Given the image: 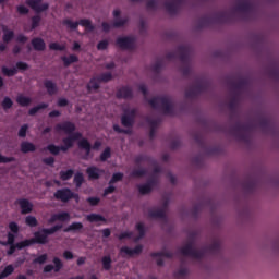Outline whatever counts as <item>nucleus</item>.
I'll use <instances>...</instances> for the list:
<instances>
[{"mask_svg":"<svg viewBox=\"0 0 279 279\" xmlns=\"http://www.w3.org/2000/svg\"><path fill=\"white\" fill-rule=\"evenodd\" d=\"M116 236H117V239H119V241H124V239H132V236H134V232L124 231L120 234H117Z\"/></svg>","mask_w":279,"mask_h":279,"instance_id":"55","label":"nucleus"},{"mask_svg":"<svg viewBox=\"0 0 279 279\" xmlns=\"http://www.w3.org/2000/svg\"><path fill=\"white\" fill-rule=\"evenodd\" d=\"M17 204H19V206L21 208L22 215H29V213H32V210H34V204H32L26 198L17 199Z\"/></svg>","mask_w":279,"mask_h":279,"instance_id":"21","label":"nucleus"},{"mask_svg":"<svg viewBox=\"0 0 279 279\" xmlns=\"http://www.w3.org/2000/svg\"><path fill=\"white\" fill-rule=\"evenodd\" d=\"M151 258H157L156 264L158 267H162L165 265V259L162 258H173V253L169 251L154 252L150 254Z\"/></svg>","mask_w":279,"mask_h":279,"instance_id":"18","label":"nucleus"},{"mask_svg":"<svg viewBox=\"0 0 279 279\" xmlns=\"http://www.w3.org/2000/svg\"><path fill=\"white\" fill-rule=\"evenodd\" d=\"M134 123H136V109H124V113L121 116V125L126 129H122L119 124H113V132L130 135Z\"/></svg>","mask_w":279,"mask_h":279,"instance_id":"6","label":"nucleus"},{"mask_svg":"<svg viewBox=\"0 0 279 279\" xmlns=\"http://www.w3.org/2000/svg\"><path fill=\"white\" fill-rule=\"evenodd\" d=\"M182 256H190L191 258H196V260H202L204 258V251L194 248L193 242H189L186 245L179 250Z\"/></svg>","mask_w":279,"mask_h":279,"instance_id":"12","label":"nucleus"},{"mask_svg":"<svg viewBox=\"0 0 279 279\" xmlns=\"http://www.w3.org/2000/svg\"><path fill=\"white\" fill-rule=\"evenodd\" d=\"M243 189L246 191V193H254V190L256 189V182L250 180L243 183Z\"/></svg>","mask_w":279,"mask_h":279,"instance_id":"46","label":"nucleus"},{"mask_svg":"<svg viewBox=\"0 0 279 279\" xmlns=\"http://www.w3.org/2000/svg\"><path fill=\"white\" fill-rule=\"evenodd\" d=\"M3 43L8 45V43H12L14 40V31H10L2 36Z\"/></svg>","mask_w":279,"mask_h":279,"instance_id":"56","label":"nucleus"},{"mask_svg":"<svg viewBox=\"0 0 279 279\" xmlns=\"http://www.w3.org/2000/svg\"><path fill=\"white\" fill-rule=\"evenodd\" d=\"M49 49L51 51H65L66 50V46L60 45L58 43H51V44H49Z\"/></svg>","mask_w":279,"mask_h":279,"instance_id":"52","label":"nucleus"},{"mask_svg":"<svg viewBox=\"0 0 279 279\" xmlns=\"http://www.w3.org/2000/svg\"><path fill=\"white\" fill-rule=\"evenodd\" d=\"M201 252H204V255L206 254V252H209V254H219V252H221V242L216 241L211 243L209 246H206L203 250H201Z\"/></svg>","mask_w":279,"mask_h":279,"instance_id":"29","label":"nucleus"},{"mask_svg":"<svg viewBox=\"0 0 279 279\" xmlns=\"http://www.w3.org/2000/svg\"><path fill=\"white\" fill-rule=\"evenodd\" d=\"M47 258H49V256L45 253L39 255L38 257H36L33 263L34 265H45V263H47Z\"/></svg>","mask_w":279,"mask_h":279,"instance_id":"53","label":"nucleus"},{"mask_svg":"<svg viewBox=\"0 0 279 279\" xmlns=\"http://www.w3.org/2000/svg\"><path fill=\"white\" fill-rule=\"evenodd\" d=\"M259 128H262L263 132L269 134V132L274 131V122L267 118H262L259 120Z\"/></svg>","mask_w":279,"mask_h":279,"instance_id":"30","label":"nucleus"},{"mask_svg":"<svg viewBox=\"0 0 279 279\" xmlns=\"http://www.w3.org/2000/svg\"><path fill=\"white\" fill-rule=\"evenodd\" d=\"M116 45L123 51H131L136 47V38L133 36H123L116 39Z\"/></svg>","mask_w":279,"mask_h":279,"instance_id":"13","label":"nucleus"},{"mask_svg":"<svg viewBox=\"0 0 279 279\" xmlns=\"http://www.w3.org/2000/svg\"><path fill=\"white\" fill-rule=\"evenodd\" d=\"M40 21H43V19L40 17V15H34L32 17V26L31 29H36V27H38L40 25Z\"/></svg>","mask_w":279,"mask_h":279,"instance_id":"60","label":"nucleus"},{"mask_svg":"<svg viewBox=\"0 0 279 279\" xmlns=\"http://www.w3.org/2000/svg\"><path fill=\"white\" fill-rule=\"evenodd\" d=\"M54 130L56 132H64V134H69V136L62 138V143L63 145H66L70 149H72L73 145H75V141H80L83 136L81 132H75V123L71 121L58 123L54 126Z\"/></svg>","mask_w":279,"mask_h":279,"instance_id":"2","label":"nucleus"},{"mask_svg":"<svg viewBox=\"0 0 279 279\" xmlns=\"http://www.w3.org/2000/svg\"><path fill=\"white\" fill-rule=\"evenodd\" d=\"M62 25H65L68 29H72V32H75L80 25L81 27H85L87 32H95V25L88 19H81L78 22H72L71 19H65L62 21Z\"/></svg>","mask_w":279,"mask_h":279,"instance_id":"10","label":"nucleus"},{"mask_svg":"<svg viewBox=\"0 0 279 279\" xmlns=\"http://www.w3.org/2000/svg\"><path fill=\"white\" fill-rule=\"evenodd\" d=\"M1 72L3 75H5V77H14V75L19 73V70H16V68L9 69L8 66L3 65L1 68Z\"/></svg>","mask_w":279,"mask_h":279,"instance_id":"43","label":"nucleus"},{"mask_svg":"<svg viewBox=\"0 0 279 279\" xmlns=\"http://www.w3.org/2000/svg\"><path fill=\"white\" fill-rule=\"evenodd\" d=\"M83 229L84 225L82 222H72L70 226L63 229V232H80V230Z\"/></svg>","mask_w":279,"mask_h":279,"instance_id":"36","label":"nucleus"},{"mask_svg":"<svg viewBox=\"0 0 279 279\" xmlns=\"http://www.w3.org/2000/svg\"><path fill=\"white\" fill-rule=\"evenodd\" d=\"M9 230L7 234V245H10L9 250L7 251L8 256H12L16 250H25V247H28L27 244H25V240L17 242L16 241V234H19L21 228L19 227V223L15 221L9 222Z\"/></svg>","mask_w":279,"mask_h":279,"instance_id":"5","label":"nucleus"},{"mask_svg":"<svg viewBox=\"0 0 279 279\" xmlns=\"http://www.w3.org/2000/svg\"><path fill=\"white\" fill-rule=\"evenodd\" d=\"M52 262L54 266L51 264L46 265L44 267V274H51V271L53 270L56 271V274H58L62 269V267H64V264H62V260L58 257H54Z\"/></svg>","mask_w":279,"mask_h":279,"instance_id":"19","label":"nucleus"},{"mask_svg":"<svg viewBox=\"0 0 279 279\" xmlns=\"http://www.w3.org/2000/svg\"><path fill=\"white\" fill-rule=\"evenodd\" d=\"M110 158H112V149L110 147H106L100 154V162H106Z\"/></svg>","mask_w":279,"mask_h":279,"instance_id":"44","label":"nucleus"},{"mask_svg":"<svg viewBox=\"0 0 279 279\" xmlns=\"http://www.w3.org/2000/svg\"><path fill=\"white\" fill-rule=\"evenodd\" d=\"M175 278H184V276H189V268H180L177 272H174Z\"/></svg>","mask_w":279,"mask_h":279,"instance_id":"64","label":"nucleus"},{"mask_svg":"<svg viewBox=\"0 0 279 279\" xmlns=\"http://www.w3.org/2000/svg\"><path fill=\"white\" fill-rule=\"evenodd\" d=\"M117 99H132L134 97V92L130 86H122L116 93Z\"/></svg>","mask_w":279,"mask_h":279,"instance_id":"20","label":"nucleus"},{"mask_svg":"<svg viewBox=\"0 0 279 279\" xmlns=\"http://www.w3.org/2000/svg\"><path fill=\"white\" fill-rule=\"evenodd\" d=\"M110 43L108 41V39H102L101 41H99L97 44V49L98 51H106V49H108Z\"/></svg>","mask_w":279,"mask_h":279,"instance_id":"59","label":"nucleus"},{"mask_svg":"<svg viewBox=\"0 0 279 279\" xmlns=\"http://www.w3.org/2000/svg\"><path fill=\"white\" fill-rule=\"evenodd\" d=\"M231 93H235L236 95H240L239 92L247 88V80L246 78H241L238 82H231Z\"/></svg>","mask_w":279,"mask_h":279,"instance_id":"25","label":"nucleus"},{"mask_svg":"<svg viewBox=\"0 0 279 279\" xmlns=\"http://www.w3.org/2000/svg\"><path fill=\"white\" fill-rule=\"evenodd\" d=\"M21 151L22 154H29L36 151V145L32 142H22L21 143Z\"/></svg>","mask_w":279,"mask_h":279,"instance_id":"34","label":"nucleus"},{"mask_svg":"<svg viewBox=\"0 0 279 279\" xmlns=\"http://www.w3.org/2000/svg\"><path fill=\"white\" fill-rule=\"evenodd\" d=\"M234 19L233 12L220 11L216 12L213 15H205L199 19L198 25L199 27H210V25H215L218 23L219 25H223L226 23H231Z\"/></svg>","mask_w":279,"mask_h":279,"instance_id":"4","label":"nucleus"},{"mask_svg":"<svg viewBox=\"0 0 279 279\" xmlns=\"http://www.w3.org/2000/svg\"><path fill=\"white\" fill-rule=\"evenodd\" d=\"M120 254H122V257L125 258V256H129L132 258V256H135V254H141V245H136L135 248H130L129 246H122L120 248Z\"/></svg>","mask_w":279,"mask_h":279,"instance_id":"24","label":"nucleus"},{"mask_svg":"<svg viewBox=\"0 0 279 279\" xmlns=\"http://www.w3.org/2000/svg\"><path fill=\"white\" fill-rule=\"evenodd\" d=\"M158 182H159L158 175H150L146 184H148L154 190L156 189V186H158Z\"/></svg>","mask_w":279,"mask_h":279,"instance_id":"54","label":"nucleus"},{"mask_svg":"<svg viewBox=\"0 0 279 279\" xmlns=\"http://www.w3.org/2000/svg\"><path fill=\"white\" fill-rule=\"evenodd\" d=\"M61 60L65 68H69L70 64H75V62H80V58L75 54H70L69 57L63 56Z\"/></svg>","mask_w":279,"mask_h":279,"instance_id":"35","label":"nucleus"},{"mask_svg":"<svg viewBox=\"0 0 279 279\" xmlns=\"http://www.w3.org/2000/svg\"><path fill=\"white\" fill-rule=\"evenodd\" d=\"M148 104L154 110H161L165 114L172 117L175 110L173 108V101L168 96H156L149 99Z\"/></svg>","mask_w":279,"mask_h":279,"instance_id":"7","label":"nucleus"},{"mask_svg":"<svg viewBox=\"0 0 279 279\" xmlns=\"http://www.w3.org/2000/svg\"><path fill=\"white\" fill-rule=\"evenodd\" d=\"M113 16H114V21L112 24V27L119 28V27H124V25L128 23V17L124 19H119L121 16V10L116 9L113 11Z\"/></svg>","mask_w":279,"mask_h":279,"instance_id":"27","label":"nucleus"},{"mask_svg":"<svg viewBox=\"0 0 279 279\" xmlns=\"http://www.w3.org/2000/svg\"><path fill=\"white\" fill-rule=\"evenodd\" d=\"M74 184H76V189H80L84 184V174L82 172H77L74 175Z\"/></svg>","mask_w":279,"mask_h":279,"instance_id":"51","label":"nucleus"},{"mask_svg":"<svg viewBox=\"0 0 279 279\" xmlns=\"http://www.w3.org/2000/svg\"><path fill=\"white\" fill-rule=\"evenodd\" d=\"M153 187L149 186L148 183L142 184L141 185V195H147V193H151Z\"/></svg>","mask_w":279,"mask_h":279,"instance_id":"63","label":"nucleus"},{"mask_svg":"<svg viewBox=\"0 0 279 279\" xmlns=\"http://www.w3.org/2000/svg\"><path fill=\"white\" fill-rule=\"evenodd\" d=\"M123 180V172H116L112 174L109 184H117V182H121Z\"/></svg>","mask_w":279,"mask_h":279,"instance_id":"50","label":"nucleus"},{"mask_svg":"<svg viewBox=\"0 0 279 279\" xmlns=\"http://www.w3.org/2000/svg\"><path fill=\"white\" fill-rule=\"evenodd\" d=\"M208 90V82H206L202 77H197L195 84H193L189 89L185 90L186 99H195L202 93H206Z\"/></svg>","mask_w":279,"mask_h":279,"instance_id":"9","label":"nucleus"},{"mask_svg":"<svg viewBox=\"0 0 279 279\" xmlns=\"http://www.w3.org/2000/svg\"><path fill=\"white\" fill-rule=\"evenodd\" d=\"M169 206V201L163 202L161 208L150 209L148 216L151 219H167V207Z\"/></svg>","mask_w":279,"mask_h":279,"instance_id":"16","label":"nucleus"},{"mask_svg":"<svg viewBox=\"0 0 279 279\" xmlns=\"http://www.w3.org/2000/svg\"><path fill=\"white\" fill-rule=\"evenodd\" d=\"M46 108H49V104L41 102L37 105L36 107H33L28 110L29 117H35L39 110H46Z\"/></svg>","mask_w":279,"mask_h":279,"instance_id":"37","label":"nucleus"},{"mask_svg":"<svg viewBox=\"0 0 279 279\" xmlns=\"http://www.w3.org/2000/svg\"><path fill=\"white\" fill-rule=\"evenodd\" d=\"M87 221H89V223H97L99 221H106V218L99 214H89L86 217Z\"/></svg>","mask_w":279,"mask_h":279,"instance_id":"41","label":"nucleus"},{"mask_svg":"<svg viewBox=\"0 0 279 279\" xmlns=\"http://www.w3.org/2000/svg\"><path fill=\"white\" fill-rule=\"evenodd\" d=\"M161 0H148L146 3V8L148 10H158V7L160 5Z\"/></svg>","mask_w":279,"mask_h":279,"instance_id":"49","label":"nucleus"},{"mask_svg":"<svg viewBox=\"0 0 279 279\" xmlns=\"http://www.w3.org/2000/svg\"><path fill=\"white\" fill-rule=\"evenodd\" d=\"M179 56V60L184 64L181 68V73H183L184 77H189L191 75V48L189 46L181 45L177 48V51L168 52L166 54V60L169 62L177 60Z\"/></svg>","mask_w":279,"mask_h":279,"instance_id":"1","label":"nucleus"},{"mask_svg":"<svg viewBox=\"0 0 279 279\" xmlns=\"http://www.w3.org/2000/svg\"><path fill=\"white\" fill-rule=\"evenodd\" d=\"M54 198L58 199V202H71L75 197V193L71 191L69 187H63L60 190H57L56 193L53 194Z\"/></svg>","mask_w":279,"mask_h":279,"instance_id":"14","label":"nucleus"},{"mask_svg":"<svg viewBox=\"0 0 279 279\" xmlns=\"http://www.w3.org/2000/svg\"><path fill=\"white\" fill-rule=\"evenodd\" d=\"M47 151H50L52 156H58L60 151H63V154H66V151L70 149L66 144H63L61 146H56V144H49L46 147Z\"/></svg>","mask_w":279,"mask_h":279,"instance_id":"22","label":"nucleus"},{"mask_svg":"<svg viewBox=\"0 0 279 279\" xmlns=\"http://www.w3.org/2000/svg\"><path fill=\"white\" fill-rule=\"evenodd\" d=\"M27 130H29V125L23 124L19 130L17 136L20 138H25V136H27Z\"/></svg>","mask_w":279,"mask_h":279,"instance_id":"58","label":"nucleus"},{"mask_svg":"<svg viewBox=\"0 0 279 279\" xmlns=\"http://www.w3.org/2000/svg\"><path fill=\"white\" fill-rule=\"evenodd\" d=\"M234 10L235 12H242L247 21V19H250V15L254 12V5L248 1H243L239 2Z\"/></svg>","mask_w":279,"mask_h":279,"instance_id":"17","label":"nucleus"},{"mask_svg":"<svg viewBox=\"0 0 279 279\" xmlns=\"http://www.w3.org/2000/svg\"><path fill=\"white\" fill-rule=\"evenodd\" d=\"M98 78V82H104V83H108V82H112V73L110 72H105L101 73L100 75L96 76Z\"/></svg>","mask_w":279,"mask_h":279,"instance_id":"47","label":"nucleus"},{"mask_svg":"<svg viewBox=\"0 0 279 279\" xmlns=\"http://www.w3.org/2000/svg\"><path fill=\"white\" fill-rule=\"evenodd\" d=\"M15 101L22 108H27V106L32 105V98H29V97H27V96H25L23 94L17 95Z\"/></svg>","mask_w":279,"mask_h":279,"instance_id":"33","label":"nucleus"},{"mask_svg":"<svg viewBox=\"0 0 279 279\" xmlns=\"http://www.w3.org/2000/svg\"><path fill=\"white\" fill-rule=\"evenodd\" d=\"M240 97H241V94H236V93H234V92H231V99H230V101H229V104H228L229 109H230L231 111L236 110V108H238V106H239V99H240Z\"/></svg>","mask_w":279,"mask_h":279,"instance_id":"32","label":"nucleus"},{"mask_svg":"<svg viewBox=\"0 0 279 279\" xmlns=\"http://www.w3.org/2000/svg\"><path fill=\"white\" fill-rule=\"evenodd\" d=\"M101 263H102V269L105 271H110V269H112V257H110L109 255H106L101 258Z\"/></svg>","mask_w":279,"mask_h":279,"instance_id":"39","label":"nucleus"},{"mask_svg":"<svg viewBox=\"0 0 279 279\" xmlns=\"http://www.w3.org/2000/svg\"><path fill=\"white\" fill-rule=\"evenodd\" d=\"M100 81L99 78L96 77H93L90 78L89 83L87 84V90H99L100 88Z\"/></svg>","mask_w":279,"mask_h":279,"instance_id":"40","label":"nucleus"},{"mask_svg":"<svg viewBox=\"0 0 279 279\" xmlns=\"http://www.w3.org/2000/svg\"><path fill=\"white\" fill-rule=\"evenodd\" d=\"M70 220H71V214H69L68 211H61L59 214H53L48 220V223H56V221H70Z\"/></svg>","mask_w":279,"mask_h":279,"instance_id":"23","label":"nucleus"},{"mask_svg":"<svg viewBox=\"0 0 279 279\" xmlns=\"http://www.w3.org/2000/svg\"><path fill=\"white\" fill-rule=\"evenodd\" d=\"M32 47L35 51H45L47 49V44L45 39L40 37H35L31 40Z\"/></svg>","mask_w":279,"mask_h":279,"instance_id":"28","label":"nucleus"},{"mask_svg":"<svg viewBox=\"0 0 279 279\" xmlns=\"http://www.w3.org/2000/svg\"><path fill=\"white\" fill-rule=\"evenodd\" d=\"M86 173L89 180H99L101 178V173H104V170L95 166H90L86 169Z\"/></svg>","mask_w":279,"mask_h":279,"instance_id":"26","label":"nucleus"},{"mask_svg":"<svg viewBox=\"0 0 279 279\" xmlns=\"http://www.w3.org/2000/svg\"><path fill=\"white\" fill-rule=\"evenodd\" d=\"M59 230H62V225H54L51 228H43L41 230L33 233L34 238L24 240V243L27 247H32V245H47V243H49V236H51V234H56Z\"/></svg>","mask_w":279,"mask_h":279,"instance_id":"3","label":"nucleus"},{"mask_svg":"<svg viewBox=\"0 0 279 279\" xmlns=\"http://www.w3.org/2000/svg\"><path fill=\"white\" fill-rule=\"evenodd\" d=\"M182 3H184V0L166 1L163 5L168 14H170V16H175V14L180 12V8H182Z\"/></svg>","mask_w":279,"mask_h":279,"instance_id":"15","label":"nucleus"},{"mask_svg":"<svg viewBox=\"0 0 279 279\" xmlns=\"http://www.w3.org/2000/svg\"><path fill=\"white\" fill-rule=\"evenodd\" d=\"M44 86L47 89L48 95H56V93H58V85L51 80H45Z\"/></svg>","mask_w":279,"mask_h":279,"instance_id":"31","label":"nucleus"},{"mask_svg":"<svg viewBox=\"0 0 279 279\" xmlns=\"http://www.w3.org/2000/svg\"><path fill=\"white\" fill-rule=\"evenodd\" d=\"M78 147L81 149H84L85 154L82 157L83 160H88V158H90V151H93V149L95 151L99 150V148L101 147V142L100 141H96L94 142L93 145H90V142L88 141V138L83 137L80 142H78Z\"/></svg>","mask_w":279,"mask_h":279,"instance_id":"11","label":"nucleus"},{"mask_svg":"<svg viewBox=\"0 0 279 279\" xmlns=\"http://www.w3.org/2000/svg\"><path fill=\"white\" fill-rule=\"evenodd\" d=\"M153 174L151 175H157L158 173H162V167H160V165H158V161H153Z\"/></svg>","mask_w":279,"mask_h":279,"instance_id":"61","label":"nucleus"},{"mask_svg":"<svg viewBox=\"0 0 279 279\" xmlns=\"http://www.w3.org/2000/svg\"><path fill=\"white\" fill-rule=\"evenodd\" d=\"M14 274V265L9 264L4 267V269L0 272V279H5Z\"/></svg>","mask_w":279,"mask_h":279,"instance_id":"38","label":"nucleus"},{"mask_svg":"<svg viewBox=\"0 0 279 279\" xmlns=\"http://www.w3.org/2000/svg\"><path fill=\"white\" fill-rule=\"evenodd\" d=\"M74 173H75V171H73V169H69L66 171L62 170L59 173L60 180H62L63 182H66V181L71 180V178H73Z\"/></svg>","mask_w":279,"mask_h":279,"instance_id":"42","label":"nucleus"},{"mask_svg":"<svg viewBox=\"0 0 279 279\" xmlns=\"http://www.w3.org/2000/svg\"><path fill=\"white\" fill-rule=\"evenodd\" d=\"M162 66H165V59H158L151 66V71L158 74L162 71Z\"/></svg>","mask_w":279,"mask_h":279,"instance_id":"45","label":"nucleus"},{"mask_svg":"<svg viewBox=\"0 0 279 279\" xmlns=\"http://www.w3.org/2000/svg\"><path fill=\"white\" fill-rule=\"evenodd\" d=\"M15 69H16V71H27V69H29V64H27L23 61H19L15 64Z\"/></svg>","mask_w":279,"mask_h":279,"instance_id":"62","label":"nucleus"},{"mask_svg":"<svg viewBox=\"0 0 279 279\" xmlns=\"http://www.w3.org/2000/svg\"><path fill=\"white\" fill-rule=\"evenodd\" d=\"M12 106H14V102L12 101V98L4 97V99L2 101L3 110H10V108H12Z\"/></svg>","mask_w":279,"mask_h":279,"instance_id":"57","label":"nucleus"},{"mask_svg":"<svg viewBox=\"0 0 279 279\" xmlns=\"http://www.w3.org/2000/svg\"><path fill=\"white\" fill-rule=\"evenodd\" d=\"M254 131V124L252 122L241 123L236 122L232 128L231 132L238 138V141H242L243 143H250V134Z\"/></svg>","mask_w":279,"mask_h":279,"instance_id":"8","label":"nucleus"},{"mask_svg":"<svg viewBox=\"0 0 279 279\" xmlns=\"http://www.w3.org/2000/svg\"><path fill=\"white\" fill-rule=\"evenodd\" d=\"M25 223L29 228H36V226H38V219H36V217H34V216H27L25 218Z\"/></svg>","mask_w":279,"mask_h":279,"instance_id":"48","label":"nucleus"}]
</instances>
